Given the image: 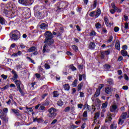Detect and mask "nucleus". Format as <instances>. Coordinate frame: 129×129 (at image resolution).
<instances>
[{
    "instance_id": "obj_1",
    "label": "nucleus",
    "mask_w": 129,
    "mask_h": 129,
    "mask_svg": "<svg viewBox=\"0 0 129 129\" xmlns=\"http://www.w3.org/2000/svg\"><path fill=\"white\" fill-rule=\"evenodd\" d=\"M53 35L54 36H55L57 35V33L53 31L52 34V32L50 31H46L44 33V37H45V39L44 41V43H45V44L43 45V49L42 51L43 53H45V52H50V49L47 48V45L49 47L52 48V45L54 43V40L53 39Z\"/></svg>"
},
{
    "instance_id": "obj_2",
    "label": "nucleus",
    "mask_w": 129,
    "mask_h": 129,
    "mask_svg": "<svg viewBox=\"0 0 129 129\" xmlns=\"http://www.w3.org/2000/svg\"><path fill=\"white\" fill-rule=\"evenodd\" d=\"M21 37V33L18 30H14L10 34V38L12 41H17Z\"/></svg>"
},
{
    "instance_id": "obj_3",
    "label": "nucleus",
    "mask_w": 129,
    "mask_h": 129,
    "mask_svg": "<svg viewBox=\"0 0 129 129\" xmlns=\"http://www.w3.org/2000/svg\"><path fill=\"white\" fill-rule=\"evenodd\" d=\"M57 110L55 108L51 107L48 110V112H49L48 116L50 119H55L56 116H57Z\"/></svg>"
},
{
    "instance_id": "obj_4",
    "label": "nucleus",
    "mask_w": 129,
    "mask_h": 129,
    "mask_svg": "<svg viewBox=\"0 0 129 129\" xmlns=\"http://www.w3.org/2000/svg\"><path fill=\"white\" fill-rule=\"evenodd\" d=\"M36 7H34V10L35 11L34 12V16H35L39 20H42L45 18V13L40 12V11H36Z\"/></svg>"
},
{
    "instance_id": "obj_5",
    "label": "nucleus",
    "mask_w": 129,
    "mask_h": 129,
    "mask_svg": "<svg viewBox=\"0 0 129 129\" xmlns=\"http://www.w3.org/2000/svg\"><path fill=\"white\" fill-rule=\"evenodd\" d=\"M20 4L27 7L32 5L33 3V0H18Z\"/></svg>"
},
{
    "instance_id": "obj_6",
    "label": "nucleus",
    "mask_w": 129,
    "mask_h": 129,
    "mask_svg": "<svg viewBox=\"0 0 129 129\" xmlns=\"http://www.w3.org/2000/svg\"><path fill=\"white\" fill-rule=\"evenodd\" d=\"M8 8L7 7L4 8V9H2L1 11L2 15L4 17H7L9 14V10H8Z\"/></svg>"
},
{
    "instance_id": "obj_7",
    "label": "nucleus",
    "mask_w": 129,
    "mask_h": 129,
    "mask_svg": "<svg viewBox=\"0 0 129 129\" xmlns=\"http://www.w3.org/2000/svg\"><path fill=\"white\" fill-rule=\"evenodd\" d=\"M0 119L5 122H7L8 121V117L4 112H2L0 115Z\"/></svg>"
},
{
    "instance_id": "obj_8",
    "label": "nucleus",
    "mask_w": 129,
    "mask_h": 129,
    "mask_svg": "<svg viewBox=\"0 0 129 129\" xmlns=\"http://www.w3.org/2000/svg\"><path fill=\"white\" fill-rule=\"evenodd\" d=\"M12 113H13L17 116H21V114L20 113V111L18 109H11Z\"/></svg>"
},
{
    "instance_id": "obj_9",
    "label": "nucleus",
    "mask_w": 129,
    "mask_h": 129,
    "mask_svg": "<svg viewBox=\"0 0 129 129\" xmlns=\"http://www.w3.org/2000/svg\"><path fill=\"white\" fill-rule=\"evenodd\" d=\"M12 74L14 75V76H13V77L11 78V80L13 81H16L18 78V76L17 73H16V72L15 71H12Z\"/></svg>"
},
{
    "instance_id": "obj_10",
    "label": "nucleus",
    "mask_w": 129,
    "mask_h": 129,
    "mask_svg": "<svg viewBox=\"0 0 129 129\" xmlns=\"http://www.w3.org/2000/svg\"><path fill=\"white\" fill-rule=\"evenodd\" d=\"M36 51V47L35 46H32L28 49H27L26 53L33 52Z\"/></svg>"
},
{
    "instance_id": "obj_11",
    "label": "nucleus",
    "mask_w": 129,
    "mask_h": 129,
    "mask_svg": "<svg viewBox=\"0 0 129 129\" xmlns=\"http://www.w3.org/2000/svg\"><path fill=\"white\" fill-rule=\"evenodd\" d=\"M96 47V45L95 42H91L89 44L88 48L90 49L93 50L95 49Z\"/></svg>"
},
{
    "instance_id": "obj_12",
    "label": "nucleus",
    "mask_w": 129,
    "mask_h": 129,
    "mask_svg": "<svg viewBox=\"0 0 129 129\" xmlns=\"http://www.w3.org/2000/svg\"><path fill=\"white\" fill-rule=\"evenodd\" d=\"M39 27L42 30H45L46 29L48 28V25L46 23H41V25L39 26Z\"/></svg>"
},
{
    "instance_id": "obj_13",
    "label": "nucleus",
    "mask_w": 129,
    "mask_h": 129,
    "mask_svg": "<svg viewBox=\"0 0 129 129\" xmlns=\"http://www.w3.org/2000/svg\"><path fill=\"white\" fill-rule=\"evenodd\" d=\"M14 83L16 84L17 88H21V85L22 84L20 80H16L14 81Z\"/></svg>"
},
{
    "instance_id": "obj_14",
    "label": "nucleus",
    "mask_w": 129,
    "mask_h": 129,
    "mask_svg": "<svg viewBox=\"0 0 129 129\" xmlns=\"http://www.w3.org/2000/svg\"><path fill=\"white\" fill-rule=\"evenodd\" d=\"M6 20L2 16L0 15V24L2 25H6Z\"/></svg>"
},
{
    "instance_id": "obj_15",
    "label": "nucleus",
    "mask_w": 129,
    "mask_h": 129,
    "mask_svg": "<svg viewBox=\"0 0 129 129\" xmlns=\"http://www.w3.org/2000/svg\"><path fill=\"white\" fill-rule=\"evenodd\" d=\"M37 83V82H34L31 84V88L32 89V90L37 88L38 85L36 84Z\"/></svg>"
},
{
    "instance_id": "obj_16",
    "label": "nucleus",
    "mask_w": 129,
    "mask_h": 129,
    "mask_svg": "<svg viewBox=\"0 0 129 129\" xmlns=\"http://www.w3.org/2000/svg\"><path fill=\"white\" fill-rule=\"evenodd\" d=\"M117 109V106L116 105H112L111 107H110V112H115V111Z\"/></svg>"
},
{
    "instance_id": "obj_17",
    "label": "nucleus",
    "mask_w": 129,
    "mask_h": 129,
    "mask_svg": "<svg viewBox=\"0 0 129 129\" xmlns=\"http://www.w3.org/2000/svg\"><path fill=\"white\" fill-rule=\"evenodd\" d=\"M50 104V100L48 98H47L45 101H44L43 102H42V105L48 106Z\"/></svg>"
},
{
    "instance_id": "obj_18",
    "label": "nucleus",
    "mask_w": 129,
    "mask_h": 129,
    "mask_svg": "<svg viewBox=\"0 0 129 129\" xmlns=\"http://www.w3.org/2000/svg\"><path fill=\"white\" fill-rule=\"evenodd\" d=\"M127 115V113L126 112H123V113L121 114V115H120V119H123V120H125L126 119V116Z\"/></svg>"
},
{
    "instance_id": "obj_19",
    "label": "nucleus",
    "mask_w": 129,
    "mask_h": 129,
    "mask_svg": "<svg viewBox=\"0 0 129 129\" xmlns=\"http://www.w3.org/2000/svg\"><path fill=\"white\" fill-rule=\"evenodd\" d=\"M63 89L64 91H69L70 90V86L69 84H66L63 85Z\"/></svg>"
},
{
    "instance_id": "obj_20",
    "label": "nucleus",
    "mask_w": 129,
    "mask_h": 129,
    "mask_svg": "<svg viewBox=\"0 0 129 129\" xmlns=\"http://www.w3.org/2000/svg\"><path fill=\"white\" fill-rule=\"evenodd\" d=\"M84 83L82 82L77 86V91H80L83 87Z\"/></svg>"
},
{
    "instance_id": "obj_21",
    "label": "nucleus",
    "mask_w": 129,
    "mask_h": 129,
    "mask_svg": "<svg viewBox=\"0 0 129 129\" xmlns=\"http://www.w3.org/2000/svg\"><path fill=\"white\" fill-rule=\"evenodd\" d=\"M71 48L75 52H78L79 51L78 47L77 45H73L71 46Z\"/></svg>"
},
{
    "instance_id": "obj_22",
    "label": "nucleus",
    "mask_w": 129,
    "mask_h": 129,
    "mask_svg": "<svg viewBox=\"0 0 129 129\" xmlns=\"http://www.w3.org/2000/svg\"><path fill=\"white\" fill-rule=\"evenodd\" d=\"M120 42H116V43H115V48H116L118 50H120Z\"/></svg>"
},
{
    "instance_id": "obj_23",
    "label": "nucleus",
    "mask_w": 129,
    "mask_h": 129,
    "mask_svg": "<svg viewBox=\"0 0 129 129\" xmlns=\"http://www.w3.org/2000/svg\"><path fill=\"white\" fill-rule=\"evenodd\" d=\"M121 54L123 57H126L128 55V53H127V51H126V50H121Z\"/></svg>"
},
{
    "instance_id": "obj_24",
    "label": "nucleus",
    "mask_w": 129,
    "mask_h": 129,
    "mask_svg": "<svg viewBox=\"0 0 129 129\" xmlns=\"http://www.w3.org/2000/svg\"><path fill=\"white\" fill-rule=\"evenodd\" d=\"M111 92V88L107 87L105 88V93H106L107 94H109Z\"/></svg>"
},
{
    "instance_id": "obj_25",
    "label": "nucleus",
    "mask_w": 129,
    "mask_h": 129,
    "mask_svg": "<svg viewBox=\"0 0 129 129\" xmlns=\"http://www.w3.org/2000/svg\"><path fill=\"white\" fill-rule=\"evenodd\" d=\"M113 36L111 35L109 37L108 40L105 42V43H111L113 41Z\"/></svg>"
},
{
    "instance_id": "obj_26",
    "label": "nucleus",
    "mask_w": 129,
    "mask_h": 129,
    "mask_svg": "<svg viewBox=\"0 0 129 129\" xmlns=\"http://www.w3.org/2000/svg\"><path fill=\"white\" fill-rule=\"evenodd\" d=\"M104 23H105V24H106V25H108V24L111 26V23H108V19L107 17H105L104 18Z\"/></svg>"
},
{
    "instance_id": "obj_27",
    "label": "nucleus",
    "mask_w": 129,
    "mask_h": 129,
    "mask_svg": "<svg viewBox=\"0 0 129 129\" xmlns=\"http://www.w3.org/2000/svg\"><path fill=\"white\" fill-rule=\"evenodd\" d=\"M107 82L109 83V85H113V80L111 78H109L107 81Z\"/></svg>"
},
{
    "instance_id": "obj_28",
    "label": "nucleus",
    "mask_w": 129,
    "mask_h": 129,
    "mask_svg": "<svg viewBox=\"0 0 129 129\" xmlns=\"http://www.w3.org/2000/svg\"><path fill=\"white\" fill-rule=\"evenodd\" d=\"M83 106L84 107V109H87V110H89V111H90V105H89L88 104V103H86V104H84V105H83Z\"/></svg>"
},
{
    "instance_id": "obj_29",
    "label": "nucleus",
    "mask_w": 129,
    "mask_h": 129,
    "mask_svg": "<svg viewBox=\"0 0 129 129\" xmlns=\"http://www.w3.org/2000/svg\"><path fill=\"white\" fill-rule=\"evenodd\" d=\"M100 14H101V10L99 9H98V10H97L95 17H96V18H97L100 16Z\"/></svg>"
},
{
    "instance_id": "obj_30",
    "label": "nucleus",
    "mask_w": 129,
    "mask_h": 129,
    "mask_svg": "<svg viewBox=\"0 0 129 129\" xmlns=\"http://www.w3.org/2000/svg\"><path fill=\"white\" fill-rule=\"evenodd\" d=\"M78 82V80L77 79H76L74 81L73 83H72V86L73 87H77V83Z\"/></svg>"
},
{
    "instance_id": "obj_31",
    "label": "nucleus",
    "mask_w": 129,
    "mask_h": 129,
    "mask_svg": "<svg viewBox=\"0 0 129 129\" xmlns=\"http://www.w3.org/2000/svg\"><path fill=\"white\" fill-rule=\"evenodd\" d=\"M17 89H18V91H19V93H21V95L22 96H24L25 95V92H24L23 91L22 89H21V88H17Z\"/></svg>"
},
{
    "instance_id": "obj_32",
    "label": "nucleus",
    "mask_w": 129,
    "mask_h": 129,
    "mask_svg": "<svg viewBox=\"0 0 129 129\" xmlns=\"http://www.w3.org/2000/svg\"><path fill=\"white\" fill-rule=\"evenodd\" d=\"M45 106V105H41L39 108V110L40 111H43V112L45 111L46 107Z\"/></svg>"
},
{
    "instance_id": "obj_33",
    "label": "nucleus",
    "mask_w": 129,
    "mask_h": 129,
    "mask_svg": "<svg viewBox=\"0 0 129 129\" xmlns=\"http://www.w3.org/2000/svg\"><path fill=\"white\" fill-rule=\"evenodd\" d=\"M100 95V91L96 90V92H95V94L94 95V97L95 98H97Z\"/></svg>"
},
{
    "instance_id": "obj_34",
    "label": "nucleus",
    "mask_w": 129,
    "mask_h": 129,
    "mask_svg": "<svg viewBox=\"0 0 129 129\" xmlns=\"http://www.w3.org/2000/svg\"><path fill=\"white\" fill-rule=\"evenodd\" d=\"M26 109L27 110V112H28V113L33 111V109L32 107H28V106H27L26 107Z\"/></svg>"
},
{
    "instance_id": "obj_35",
    "label": "nucleus",
    "mask_w": 129,
    "mask_h": 129,
    "mask_svg": "<svg viewBox=\"0 0 129 129\" xmlns=\"http://www.w3.org/2000/svg\"><path fill=\"white\" fill-rule=\"evenodd\" d=\"M124 123V120L122 118H119L118 119V125H123Z\"/></svg>"
},
{
    "instance_id": "obj_36",
    "label": "nucleus",
    "mask_w": 129,
    "mask_h": 129,
    "mask_svg": "<svg viewBox=\"0 0 129 129\" xmlns=\"http://www.w3.org/2000/svg\"><path fill=\"white\" fill-rule=\"evenodd\" d=\"M96 33L95 31H92L91 32H90V33H89V36H90V37H92V36L95 37V36H96Z\"/></svg>"
},
{
    "instance_id": "obj_37",
    "label": "nucleus",
    "mask_w": 129,
    "mask_h": 129,
    "mask_svg": "<svg viewBox=\"0 0 129 129\" xmlns=\"http://www.w3.org/2000/svg\"><path fill=\"white\" fill-rule=\"evenodd\" d=\"M95 27H96V29H100L101 28V24L100 23H97L95 24Z\"/></svg>"
},
{
    "instance_id": "obj_38",
    "label": "nucleus",
    "mask_w": 129,
    "mask_h": 129,
    "mask_svg": "<svg viewBox=\"0 0 129 129\" xmlns=\"http://www.w3.org/2000/svg\"><path fill=\"white\" fill-rule=\"evenodd\" d=\"M63 104V101H62L61 99H59L58 101L57 102V105H58L59 106H62Z\"/></svg>"
},
{
    "instance_id": "obj_39",
    "label": "nucleus",
    "mask_w": 129,
    "mask_h": 129,
    "mask_svg": "<svg viewBox=\"0 0 129 129\" xmlns=\"http://www.w3.org/2000/svg\"><path fill=\"white\" fill-rule=\"evenodd\" d=\"M117 128V126L115 125V123H112L111 125H110V129H116Z\"/></svg>"
},
{
    "instance_id": "obj_40",
    "label": "nucleus",
    "mask_w": 129,
    "mask_h": 129,
    "mask_svg": "<svg viewBox=\"0 0 129 129\" xmlns=\"http://www.w3.org/2000/svg\"><path fill=\"white\" fill-rule=\"evenodd\" d=\"M103 87H104V84H100L98 87V89L96 90V91H100L101 89H102Z\"/></svg>"
},
{
    "instance_id": "obj_41",
    "label": "nucleus",
    "mask_w": 129,
    "mask_h": 129,
    "mask_svg": "<svg viewBox=\"0 0 129 129\" xmlns=\"http://www.w3.org/2000/svg\"><path fill=\"white\" fill-rule=\"evenodd\" d=\"M99 117H100V113L99 112H96V113H95V116L94 117V118L96 119H95V120L99 118Z\"/></svg>"
},
{
    "instance_id": "obj_42",
    "label": "nucleus",
    "mask_w": 129,
    "mask_h": 129,
    "mask_svg": "<svg viewBox=\"0 0 129 129\" xmlns=\"http://www.w3.org/2000/svg\"><path fill=\"white\" fill-rule=\"evenodd\" d=\"M102 53H104V54L106 55H110V50L108 49V50H105L103 51H102Z\"/></svg>"
},
{
    "instance_id": "obj_43",
    "label": "nucleus",
    "mask_w": 129,
    "mask_h": 129,
    "mask_svg": "<svg viewBox=\"0 0 129 129\" xmlns=\"http://www.w3.org/2000/svg\"><path fill=\"white\" fill-rule=\"evenodd\" d=\"M107 105H108V102H105L104 103H103V104H102V106H101V108H106L107 107Z\"/></svg>"
},
{
    "instance_id": "obj_44",
    "label": "nucleus",
    "mask_w": 129,
    "mask_h": 129,
    "mask_svg": "<svg viewBox=\"0 0 129 129\" xmlns=\"http://www.w3.org/2000/svg\"><path fill=\"white\" fill-rule=\"evenodd\" d=\"M59 96V93L57 91H54L53 92V97H57Z\"/></svg>"
},
{
    "instance_id": "obj_45",
    "label": "nucleus",
    "mask_w": 129,
    "mask_h": 129,
    "mask_svg": "<svg viewBox=\"0 0 129 129\" xmlns=\"http://www.w3.org/2000/svg\"><path fill=\"white\" fill-rule=\"evenodd\" d=\"M22 64H19L18 66H16L17 69H19L20 71H22L24 69L22 68Z\"/></svg>"
},
{
    "instance_id": "obj_46",
    "label": "nucleus",
    "mask_w": 129,
    "mask_h": 129,
    "mask_svg": "<svg viewBox=\"0 0 129 129\" xmlns=\"http://www.w3.org/2000/svg\"><path fill=\"white\" fill-rule=\"evenodd\" d=\"M70 68L72 70V71H76L77 70V69L75 67L73 66V64H72L70 66Z\"/></svg>"
},
{
    "instance_id": "obj_47",
    "label": "nucleus",
    "mask_w": 129,
    "mask_h": 129,
    "mask_svg": "<svg viewBox=\"0 0 129 129\" xmlns=\"http://www.w3.org/2000/svg\"><path fill=\"white\" fill-rule=\"evenodd\" d=\"M43 2H44V4L48 6H49L51 4L50 0H43Z\"/></svg>"
},
{
    "instance_id": "obj_48",
    "label": "nucleus",
    "mask_w": 129,
    "mask_h": 129,
    "mask_svg": "<svg viewBox=\"0 0 129 129\" xmlns=\"http://www.w3.org/2000/svg\"><path fill=\"white\" fill-rule=\"evenodd\" d=\"M70 109H71V107L68 106V107H66V108H64L63 111L66 113H68L69 112V111H70Z\"/></svg>"
},
{
    "instance_id": "obj_49",
    "label": "nucleus",
    "mask_w": 129,
    "mask_h": 129,
    "mask_svg": "<svg viewBox=\"0 0 129 129\" xmlns=\"http://www.w3.org/2000/svg\"><path fill=\"white\" fill-rule=\"evenodd\" d=\"M62 11H63V9L62 8H60L59 7H57V10H56L57 13H60Z\"/></svg>"
},
{
    "instance_id": "obj_50",
    "label": "nucleus",
    "mask_w": 129,
    "mask_h": 129,
    "mask_svg": "<svg viewBox=\"0 0 129 129\" xmlns=\"http://www.w3.org/2000/svg\"><path fill=\"white\" fill-rule=\"evenodd\" d=\"M26 59L29 60V61H31V63L35 64V61L33 59H31V57L27 56L26 57Z\"/></svg>"
},
{
    "instance_id": "obj_51",
    "label": "nucleus",
    "mask_w": 129,
    "mask_h": 129,
    "mask_svg": "<svg viewBox=\"0 0 129 129\" xmlns=\"http://www.w3.org/2000/svg\"><path fill=\"white\" fill-rule=\"evenodd\" d=\"M95 11H92L91 13H90L89 14L90 17H95Z\"/></svg>"
},
{
    "instance_id": "obj_52",
    "label": "nucleus",
    "mask_w": 129,
    "mask_h": 129,
    "mask_svg": "<svg viewBox=\"0 0 129 129\" xmlns=\"http://www.w3.org/2000/svg\"><path fill=\"white\" fill-rule=\"evenodd\" d=\"M82 116H83V117H88V111H84L83 114H82Z\"/></svg>"
},
{
    "instance_id": "obj_53",
    "label": "nucleus",
    "mask_w": 129,
    "mask_h": 129,
    "mask_svg": "<svg viewBox=\"0 0 129 129\" xmlns=\"http://www.w3.org/2000/svg\"><path fill=\"white\" fill-rule=\"evenodd\" d=\"M122 49H123L122 50H124V51L127 50V49H128L127 45H123V46H122Z\"/></svg>"
},
{
    "instance_id": "obj_54",
    "label": "nucleus",
    "mask_w": 129,
    "mask_h": 129,
    "mask_svg": "<svg viewBox=\"0 0 129 129\" xmlns=\"http://www.w3.org/2000/svg\"><path fill=\"white\" fill-rule=\"evenodd\" d=\"M123 77H124V79H125V80H126V81H129V78L127 76V75H126V74H124Z\"/></svg>"
},
{
    "instance_id": "obj_55",
    "label": "nucleus",
    "mask_w": 129,
    "mask_h": 129,
    "mask_svg": "<svg viewBox=\"0 0 129 129\" xmlns=\"http://www.w3.org/2000/svg\"><path fill=\"white\" fill-rule=\"evenodd\" d=\"M101 59H105V54L103 52H101V56H100Z\"/></svg>"
},
{
    "instance_id": "obj_56",
    "label": "nucleus",
    "mask_w": 129,
    "mask_h": 129,
    "mask_svg": "<svg viewBox=\"0 0 129 129\" xmlns=\"http://www.w3.org/2000/svg\"><path fill=\"white\" fill-rule=\"evenodd\" d=\"M124 29L128 30V23H124Z\"/></svg>"
},
{
    "instance_id": "obj_57",
    "label": "nucleus",
    "mask_w": 129,
    "mask_h": 129,
    "mask_svg": "<svg viewBox=\"0 0 129 129\" xmlns=\"http://www.w3.org/2000/svg\"><path fill=\"white\" fill-rule=\"evenodd\" d=\"M97 5V1L96 0H95L94 1V4H93V9H95L96 8Z\"/></svg>"
},
{
    "instance_id": "obj_58",
    "label": "nucleus",
    "mask_w": 129,
    "mask_h": 129,
    "mask_svg": "<svg viewBox=\"0 0 129 129\" xmlns=\"http://www.w3.org/2000/svg\"><path fill=\"white\" fill-rule=\"evenodd\" d=\"M44 68H45L46 70L50 69V66H49V64H47V63H45V64H44Z\"/></svg>"
},
{
    "instance_id": "obj_59",
    "label": "nucleus",
    "mask_w": 129,
    "mask_h": 129,
    "mask_svg": "<svg viewBox=\"0 0 129 129\" xmlns=\"http://www.w3.org/2000/svg\"><path fill=\"white\" fill-rule=\"evenodd\" d=\"M20 46L21 49H25L26 47L28 48V47L26 45H24L23 43H21Z\"/></svg>"
},
{
    "instance_id": "obj_60",
    "label": "nucleus",
    "mask_w": 129,
    "mask_h": 129,
    "mask_svg": "<svg viewBox=\"0 0 129 129\" xmlns=\"http://www.w3.org/2000/svg\"><path fill=\"white\" fill-rule=\"evenodd\" d=\"M44 121V120L42 118H38V123H42Z\"/></svg>"
},
{
    "instance_id": "obj_61",
    "label": "nucleus",
    "mask_w": 129,
    "mask_h": 129,
    "mask_svg": "<svg viewBox=\"0 0 129 129\" xmlns=\"http://www.w3.org/2000/svg\"><path fill=\"white\" fill-rule=\"evenodd\" d=\"M122 89H123V90H125V91L128 90V86H123V87H122Z\"/></svg>"
},
{
    "instance_id": "obj_62",
    "label": "nucleus",
    "mask_w": 129,
    "mask_h": 129,
    "mask_svg": "<svg viewBox=\"0 0 129 129\" xmlns=\"http://www.w3.org/2000/svg\"><path fill=\"white\" fill-rule=\"evenodd\" d=\"M119 27H115L114 28V31L116 33H117L119 31Z\"/></svg>"
},
{
    "instance_id": "obj_63",
    "label": "nucleus",
    "mask_w": 129,
    "mask_h": 129,
    "mask_svg": "<svg viewBox=\"0 0 129 129\" xmlns=\"http://www.w3.org/2000/svg\"><path fill=\"white\" fill-rule=\"evenodd\" d=\"M58 120L57 119H54L53 120V121L51 122V125H54L57 122Z\"/></svg>"
},
{
    "instance_id": "obj_64",
    "label": "nucleus",
    "mask_w": 129,
    "mask_h": 129,
    "mask_svg": "<svg viewBox=\"0 0 129 129\" xmlns=\"http://www.w3.org/2000/svg\"><path fill=\"white\" fill-rule=\"evenodd\" d=\"M71 112L72 113H74L75 111V106H72L71 108L70 109Z\"/></svg>"
}]
</instances>
